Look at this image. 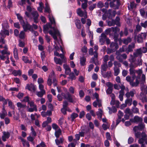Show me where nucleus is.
Here are the masks:
<instances>
[{
  "instance_id": "nucleus-1",
  "label": "nucleus",
  "mask_w": 147,
  "mask_h": 147,
  "mask_svg": "<svg viewBox=\"0 0 147 147\" xmlns=\"http://www.w3.org/2000/svg\"><path fill=\"white\" fill-rule=\"evenodd\" d=\"M137 78L138 76H136L135 74L132 75V79L131 77L128 76L126 77V80L129 82L130 85L132 87H137L139 84V81Z\"/></svg>"
},
{
  "instance_id": "nucleus-2",
  "label": "nucleus",
  "mask_w": 147,
  "mask_h": 147,
  "mask_svg": "<svg viewBox=\"0 0 147 147\" xmlns=\"http://www.w3.org/2000/svg\"><path fill=\"white\" fill-rule=\"evenodd\" d=\"M146 36V33H142L138 34L137 37V41L139 43L142 42L143 39H145Z\"/></svg>"
},
{
  "instance_id": "nucleus-3",
  "label": "nucleus",
  "mask_w": 147,
  "mask_h": 147,
  "mask_svg": "<svg viewBox=\"0 0 147 147\" xmlns=\"http://www.w3.org/2000/svg\"><path fill=\"white\" fill-rule=\"evenodd\" d=\"M25 89L28 90L29 91H33L34 92L36 90V86L32 83H31L30 84H27L25 87Z\"/></svg>"
},
{
  "instance_id": "nucleus-4",
  "label": "nucleus",
  "mask_w": 147,
  "mask_h": 147,
  "mask_svg": "<svg viewBox=\"0 0 147 147\" xmlns=\"http://www.w3.org/2000/svg\"><path fill=\"white\" fill-rule=\"evenodd\" d=\"M94 57H92L91 59L92 61V62L93 63H94L96 65L97 63H98V53L97 51H94Z\"/></svg>"
},
{
  "instance_id": "nucleus-5",
  "label": "nucleus",
  "mask_w": 147,
  "mask_h": 147,
  "mask_svg": "<svg viewBox=\"0 0 147 147\" xmlns=\"http://www.w3.org/2000/svg\"><path fill=\"white\" fill-rule=\"evenodd\" d=\"M135 48L134 43H132L129 45L128 47L125 49V52L127 54H129L130 52L133 51V49Z\"/></svg>"
},
{
  "instance_id": "nucleus-6",
  "label": "nucleus",
  "mask_w": 147,
  "mask_h": 147,
  "mask_svg": "<svg viewBox=\"0 0 147 147\" xmlns=\"http://www.w3.org/2000/svg\"><path fill=\"white\" fill-rule=\"evenodd\" d=\"M22 27L24 31L25 32H26L28 30H29L30 31L31 30L32 31H33L32 26L28 22L25 24Z\"/></svg>"
},
{
  "instance_id": "nucleus-7",
  "label": "nucleus",
  "mask_w": 147,
  "mask_h": 147,
  "mask_svg": "<svg viewBox=\"0 0 147 147\" xmlns=\"http://www.w3.org/2000/svg\"><path fill=\"white\" fill-rule=\"evenodd\" d=\"M113 31L112 33H113V37L114 38H118L119 36V34L117 33V32H119L120 31V29L117 27H114V28Z\"/></svg>"
},
{
  "instance_id": "nucleus-8",
  "label": "nucleus",
  "mask_w": 147,
  "mask_h": 147,
  "mask_svg": "<svg viewBox=\"0 0 147 147\" xmlns=\"http://www.w3.org/2000/svg\"><path fill=\"white\" fill-rule=\"evenodd\" d=\"M53 30L54 31L53 32L52 30H50L49 31V33L50 34H53L57 35V36H61V35L59 31L55 28H53Z\"/></svg>"
},
{
  "instance_id": "nucleus-9",
  "label": "nucleus",
  "mask_w": 147,
  "mask_h": 147,
  "mask_svg": "<svg viewBox=\"0 0 147 147\" xmlns=\"http://www.w3.org/2000/svg\"><path fill=\"white\" fill-rule=\"evenodd\" d=\"M0 35H1L2 37H4V35L9 36V30L5 29H3L0 32Z\"/></svg>"
},
{
  "instance_id": "nucleus-10",
  "label": "nucleus",
  "mask_w": 147,
  "mask_h": 147,
  "mask_svg": "<svg viewBox=\"0 0 147 147\" xmlns=\"http://www.w3.org/2000/svg\"><path fill=\"white\" fill-rule=\"evenodd\" d=\"M22 72L21 71L20 69L18 70H14L12 72V74L15 76H16L18 75L20 76L22 75Z\"/></svg>"
},
{
  "instance_id": "nucleus-11",
  "label": "nucleus",
  "mask_w": 147,
  "mask_h": 147,
  "mask_svg": "<svg viewBox=\"0 0 147 147\" xmlns=\"http://www.w3.org/2000/svg\"><path fill=\"white\" fill-rule=\"evenodd\" d=\"M17 105L18 107V109L19 111H20L22 109H25L26 107V105L23 104L20 102H17Z\"/></svg>"
},
{
  "instance_id": "nucleus-12",
  "label": "nucleus",
  "mask_w": 147,
  "mask_h": 147,
  "mask_svg": "<svg viewBox=\"0 0 147 147\" xmlns=\"http://www.w3.org/2000/svg\"><path fill=\"white\" fill-rule=\"evenodd\" d=\"M65 98L69 102L73 103L74 102V100L71 95L69 93L67 94V96L65 97Z\"/></svg>"
},
{
  "instance_id": "nucleus-13",
  "label": "nucleus",
  "mask_w": 147,
  "mask_h": 147,
  "mask_svg": "<svg viewBox=\"0 0 147 147\" xmlns=\"http://www.w3.org/2000/svg\"><path fill=\"white\" fill-rule=\"evenodd\" d=\"M109 110V114H111L112 113H115L117 111V109L115 106H113L111 108L110 107H108Z\"/></svg>"
},
{
  "instance_id": "nucleus-14",
  "label": "nucleus",
  "mask_w": 147,
  "mask_h": 147,
  "mask_svg": "<svg viewBox=\"0 0 147 147\" xmlns=\"http://www.w3.org/2000/svg\"><path fill=\"white\" fill-rule=\"evenodd\" d=\"M54 59L56 64H59L61 65H62L63 62L60 58H58L56 57H55Z\"/></svg>"
},
{
  "instance_id": "nucleus-15",
  "label": "nucleus",
  "mask_w": 147,
  "mask_h": 147,
  "mask_svg": "<svg viewBox=\"0 0 147 147\" xmlns=\"http://www.w3.org/2000/svg\"><path fill=\"white\" fill-rule=\"evenodd\" d=\"M7 100L8 102V106L11 109L14 110L15 109V106L13 103L9 99H7Z\"/></svg>"
},
{
  "instance_id": "nucleus-16",
  "label": "nucleus",
  "mask_w": 147,
  "mask_h": 147,
  "mask_svg": "<svg viewBox=\"0 0 147 147\" xmlns=\"http://www.w3.org/2000/svg\"><path fill=\"white\" fill-rule=\"evenodd\" d=\"M86 61V59L84 57H81L80 59V63L82 66L86 65L85 63Z\"/></svg>"
},
{
  "instance_id": "nucleus-17",
  "label": "nucleus",
  "mask_w": 147,
  "mask_h": 147,
  "mask_svg": "<svg viewBox=\"0 0 147 147\" xmlns=\"http://www.w3.org/2000/svg\"><path fill=\"white\" fill-rule=\"evenodd\" d=\"M110 47L111 48L114 47V48L113 49L114 50V51H115L119 48L118 43H111L110 45Z\"/></svg>"
},
{
  "instance_id": "nucleus-18",
  "label": "nucleus",
  "mask_w": 147,
  "mask_h": 147,
  "mask_svg": "<svg viewBox=\"0 0 147 147\" xmlns=\"http://www.w3.org/2000/svg\"><path fill=\"white\" fill-rule=\"evenodd\" d=\"M107 66L106 63H104L101 65V71L102 74L103 73V71H106L107 70Z\"/></svg>"
},
{
  "instance_id": "nucleus-19",
  "label": "nucleus",
  "mask_w": 147,
  "mask_h": 147,
  "mask_svg": "<svg viewBox=\"0 0 147 147\" xmlns=\"http://www.w3.org/2000/svg\"><path fill=\"white\" fill-rule=\"evenodd\" d=\"M22 60L24 61V62L26 63H31L32 62L31 61H30L28 59V57L26 56H23L22 57Z\"/></svg>"
},
{
  "instance_id": "nucleus-20",
  "label": "nucleus",
  "mask_w": 147,
  "mask_h": 147,
  "mask_svg": "<svg viewBox=\"0 0 147 147\" xmlns=\"http://www.w3.org/2000/svg\"><path fill=\"white\" fill-rule=\"evenodd\" d=\"M134 93L132 91H130V92H127L125 94V96L127 98H129L130 96L133 97L134 96Z\"/></svg>"
},
{
  "instance_id": "nucleus-21",
  "label": "nucleus",
  "mask_w": 147,
  "mask_h": 147,
  "mask_svg": "<svg viewBox=\"0 0 147 147\" xmlns=\"http://www.w3.org/2000/svg\"><path fill=\"white\" fill-rule=\"evenodd\" d=\"M99 111H97L96 112V114L98 116V117L99 119H101L102 116V109H98Z\"/></svg>"
},
{
  "instance_id": "nucleus-22",
  "label": "nucleus",
  "mask_w": 147,
  "mask_h": 147,
  "mask_svg": "<svg viewBox=\"0 0 147 147\" xmlns=\"http://www.w3.org/2000/svg\"><path fill=\"white\" fill-rule=\"evenodd\" d=\"M107 24L109 26H114L115 24L119 26V25L117 23H115V21L114 20L112 19L111 21H108L107 22Z\"/></svg>"
},
{
  "instance_id": "nucleus-23",
  "label": "nucleus",
  "mask_w": 147,
  "mask_h": 147,
  "mask_svg": "<svg viewBox=\"0 0 147 147\" xmlns=\"http://www.w3.org/2000/svg\"><path fill=\"white\" fill-rule=\"evenodd\" d=\"M61 133V130L59 128V129H58L57 130L55 131V135L57 138H58L59 137Z\"/></svg>"
},
{
  "instance_id": "nucleus-24",
  "label": "nucleus",
  "mask_w": 147,
  "mask_h": 147,
  "mask_svg": "<svg viewBox=\"0 0 147 147\" xmlns=\"http://www.w3.org/2000/svg\"><path fill=\"white\" fill-rule=\"evenodd\" d=\"M77 13L80 17H82L84 14L83 11L81 10L80 8H78L77 10Z\"/></svg>"
},
{
  "instance_id": "nucleus-25",
  "label": "nucleus",
  "mask_w": 147,
  "mask_h": 147,
  "mask_svg": "<svg viewBox=\"0 0 147 147\" xmlns=\"http://www.w3.org/2000/svg\"><path fill=\"white\" fill-rule=\"evenodd\" d=\"M78 116V115L76 113H73L71 115V121H73L74 119Z\"/></svg>"
},
{
  "instance_id": "nucleus-26",
  "label": "nucleus",
  "mask_w": 147,
  "mask_h": 147,
  "mask_svg": "<svg viewBox=\"0 0 147 147\" xmlns=\"http://www.w3.org/2000/svg\"><path fill=\"white\" fill-rule=\"evenodd\" d=\"M114 28V27H112L106 29L105 31V33L106 34H108L112 33L113 31Z\"/></svg>"
},
{
  "instance_id": "nucleus-27",
  "label": "nucleus",
  "mask_w": 147,
  "mask_h": 147,
  "mask_svg": "<svg viewBox=\"0 0 147 147\" xmlns=\"http://www.w3.org/2000/svg\"><path fill=\"white\" fill-rule=\"evenodd\" d=\"M45 11L46 12H47L49 13H50L51 12V10L49 5L47 3H45Z\"/></svg>"
},
{
  "instance_id": "nucleus-28",
  "label": "nucleus",
  "mask_w": 147,
  "mask_h": 147,
  "mask_svg": "<svg viewBox=\"0 0 147 147\" xmlns=\"http://www.w3.org/2000/svg\"><path fill=\"white\" fill-rule=\"evenodd\" d=\"M78 29H80L81 28V22L80 20L76 19V21L75 23Z\"/></svg>"
},
{
  "instance_id": "nucleus-29",
  "label": "nucleus",
  "mask_w": 147,
  "mask_h": 147,
  "mask_svg": "<svg viewBox=\"0 0 147 147\" xmlns=\"http://www.w3.org/2000/svg\"><path fill=\"white\" fill-rule=\"evenodd\" d=\"M45 93V90H43L38 92L36 93V95L38 97H42Z\"/></svg>"
},
{
  "instance_id": "nucleus-30",
  "label": "nucleus",
  "mask_w": 147,
  "mask_h": 147,
  "mask_svg": "<svg viewBox=\"0 0 147 147\" xmlns=\"http://www.w3.org/2000/svg\"><path fill=\"white\" fill-rule=\"evenodd\" d=\"M69 78H70V79L71 80H75L76 78V77L74 75V74L73 72L70 73L69 74Z\"/></svg>"
},
{
  "instance_id": "nucleus-31",
  "label": "nucleus",
  "mask_w": 147,
  "mask_h": 147,
  "mask_svg": "<svg viewBox=\"0 0 147 147\" xmlns=\"http://www.w3.org/2000/svg\"><path fill=\"white\" fill-rule=\"evenodd\" d=\"M131 41V39L130 37H128L127 38L124 39L123 40V43L125 45H127L128 43Z\"/></svg>"
},
{
  "instance_id": "nucleus-32",
  "label": "nucleus",
  "mask_w": 147,
  "mask_h": 147,
  "mask_svg": "<svg viewBox=\"0 0 147 147\" xmlns=\"http://www.w3.org/2000/svg\"><path fill=\"white\" fill-rule=\"evenodd\" d=\"M134 120L135 122H139L142 121V119L138 116H135L134 118Z\"/></svg>"
},
{
  "instance_id": "nucleus-33",
  "label": "nucleus",
  "mask_w": 147,
  "mask_h": 147,
  "mask_svg": "<svg viewBox=\"0 0 147 147\" xmlns=\"http://www.w3.org/2000/svg\"><path fill=\"white\" fill-rule=\"evenodd\" d=\"M46 57L45 52L44 51H43L40 53V57L42 61H43L45 60V57Z\"/></svg>"
},
{
  "instance_id": "nucleus-34",
  "label": "nucleus",
  "mask_w": 147,
  "mask_h": 147,
  "mask_svg": "<svg viewBox=\"0 0 147 147\" xmlns=\"http://www.w3.org/2000/svg\"><path fill=\"white\" fill-rule=\"evenodd\" d=\"M1 53L3 55H9L10 54V52L9 51H8L7 50L4 49L1 51Z\"/></svg>"
},
{
  "instance_id": "nucleus-35",
  "label": "nucleus",
  "mask_w": 147,
  "mask_h": 147,
  "mask_svg": "<svg viewBox=\"0 0 147 147\" xmlns=\"http://www.w3.org/2000/svg\"><path fill=\"white\" fill-rule=\"evenodd\" d=\"M25 33L24 32L22 31L19 34V37L21 39H24L25 38Z\"/></svg>"
},
{
  "instance_id": "nucleus-36",
  "label": "nucleus",
  "mask_w": 147,
  "mask_h": 147,
  "mask_svg": "<svg viewBox=\"0 0 147 147\" xmlns=\"http://www.w3.org/2000/svg\"><path fill=\"white\" fill-rule=\"evenodd\" d=\"M34 111H37V106H35L33 108H30L28 109V111L30 112H33Z\"/></svg>"
},
{
  "instance_id": "nucleus-37",
  "label": "nucleus",
  "mask_w": 147,
  "mask_h": 147,
  "mask_svg": "<svg viewBox=\"0 0 147 147\" xmlns=\"http://www.w3.org/2000/svg\"><path fill=\"white\" fill-rule=\"evenodd\" d=\"M132 98H130L127 99L125 101V103L128 104L129 106H131L132 104Z\"/></svg>"
},
{
  "instance_id": "nucleus-38",
  "label": "nucleus",
  "mask_w": 147,
  "mask_h": 147,
  "mask_svg": "<svg viewBox=\"0 0 147 147\" xmlns=\"http://www.w3.org/2000/svg\"><path fill=\"white\" fill-rule=\"evenodd\" d=\"M138 130L140 131L142 130L144 128V125L142 123L140 124L138 126Z\"/></svg>"
},
{
  "instance_id": "nucleus-39",
  "label": "nucleus",
  "mask_w": 147,
  "mask_h": 147,
  "mask_svg": "<svg viewBox=\"0 0 147 147\" xmlns=\"http://www.w3.org/2000/svg\"><path fill=\"white\" fill-rule=\"evenodd\" d=\"M113 88H108L106 90V92L107 94H110L112 93L113 91Z\"/></svg>"
},
{
  "instance_id": "nucleus-40",
  "label": "nucleus",
  "mask_w": 147,
  "mask_h": 147,
  "mask_svg": "<svg viewBox=\"0 0 147 147\" xmlns=\"http://www.w3.org/2000/svg\"><path fill=\"white\" fill-rule=\"evenodd\" d=\"M132 111L133 113H139V109L137 107H133L132 109Z\"/></svg>"
},
{
  "instance_id": "nucleus-41",
  "label": "nucleus",
  "mask_w": 147,
  "mask_h": 147,
  "mask_svg": "<svg viewBox=\"0 0 147 147\" xmlns=\"http://www.w3.org/2000/svg\"><path fill=\"white\" fill-rule=\"evenodd\" d=\"M52 126L53 128L55 130L59 129V128H60L59 126L56 124L55 123H53Z\"/></svg>"
},
{
  "instance_id": "nucleus-42",
  "label": "nucleus",
  "mask_w": 147,
  "mask_h": 147,
  "mask_svg": "<svg viewBox=\"0 0 147 147\" xmlns=\"http://www.w3.org/2000/svg\"><path fill=\"white\" fill-rule=\"evenodd\" d=\"M106 85L108 87V88H113V84L110 82H108L106 83Z\"/></svg>"
},
{
  "instance_id": "nucleus-43",
  "label": "nucleus",
  "mask_w": 147,
  "mask_h": 147,
  "mask_svg": "<svg viewBox=\"0 0 147 147\" xmlns=\"http://www.w3.org/2000/svg\"><path fill=\"white\" fill-rule=\"evenodd\" d=\"M106 136L107 140H111L110 134L109 132H107L106 133Z\"/></svg>"
},
{
  "instance_id": "nucleus-44",
  "label": "nucleus",
  "mask_w": 147,
  "mask_h": 147,
  "mask_svg": "<svg viewBox=\"0 0 147 147\" xmlns=\"http://www.w3.org/2000/svg\"><path fill=\"white\" fill-rule=\"evenodd\" d=\"M120 18L118 16H117L115 18V20H114V21H115V23H117L119 25L118 26H120Z\"/></svg>"
},
{
  "instance_id": "nucleus-45",
  "label": "nucleus",
  "mask_w": 147,
  "mask_h": 147,
  "mask_svg": "<svg viewBox=\"0 0 147 147\" xmlns=\"http://www.w3.org/2000/svg\"><path fill=\"white\" fill-rule=\"evenodd\" d=\"M134 141V138L131 137H129L128 140V143L129 144H131L133 143Z\"/></svg>"
},
{
  "instance_id": "nucleus-46",
  "label": "nucleus",
  "mask_w": 147,
  "mask_h": 147,
  "mask_svg": "<svg viewBox=\"0 0 147 147\" xmlns=\"http://www.w3.org/2000/svg\"><path fill=\"white\" fill-rule=\"evenodd\" d=\"M136 70L134 69H130L129 71L130 74L131 75H133L135 74Z\"/></svg>"
},
{
  "instance_id": "nucleus-47",
  "label": "nucleus",
  "mask_w": 147,
  "mask_h": 147,
  "mask_svg": "<svg viewBox=\"0 0 147 147\" xmlns=\"http://www.w3.org/2000/svg\"><path fill=\"white\" fill-rule=\"evenodd\" d=\"M114 75L115 76H117L120 72V70L119 68H117V69H114Z\"/></svg>"
},
{
  "instance_id": "nucleus-48",
  "label": "nucleus",
  "mask_w": 147,
  "mask_h": 147,
  "mask_svg": "<svg viewBox=\"0 0 147 147\" xmlns=\"http://www.w3.org/2000/svg\"><path fill=\"white\" fill-rule=\"evenodd\" d=\"M109 56L107 55H105L103 58V61L105 63H106L107 64V61L109 60Z\"/></svg>"
},
{
  "instance_id": "nucleus-49",
  "label": "nucleus",
  "mask_w": 147,
  "mask_h": 147,
  "mask_svg": "<svg viewBox=\"0 0 147 147\" xmlns=\"http://www.w3.org/2000/svg\"><path fill=\"white\" fill-rule=\"evenodd\" d=\"M96 3L94 4L93 5H90L89 7V9L91 11H92L93 9L96 7Z\"/></svg>"
},
{
  "instance_id": "nucleus-50",
  "label": "nucleus",
  "mask_w": 147,
  "mask_h": 147,
  "mask_svg": "<svg viewBox=\"0 0 147 147\" xmlns=\"http://www.w3.org/2000/svg\"><path fill=\"white\" fill-rule=\"evenodd\" d=\"M85 115V112L83 111L80 113L79 117L80 118L82 119L84 117Z\"/></svg>"
},
{
  "instance_id": "nucleus-51",
  "label": "nucleus",
  "mask_w": 147,
  "mask_h": 147,
  "mask_svg": "<svg viewBox=\"0 0 147 147\" xmlns=\"http://www.w3.org/2000/svg\"><path fill=\"white\" fill-rule=\"evenodd\" d=\"M113 64L115 67L118 66L119 67H120L121 66V64L117 61H115L114 62Z\"/></svg>"
},
{
  "instance_id": "nucleus-52",
  "label": "nucleus",
  "mask_w": 147,
  "mask_h": 147,
  "mask_svg": "<svg viewBox=\"0 0 147 147\" xmlns=\"http://www.w3.org/2000/svg\"><path fill=\"white\" fill-rule=\"evenodd\" d=\"M49 20L52 24H54L55 25V22L54 18L53 17L52 19H51L50 17H49Z\"/></svg>"
},
{
  "instance_id": "nucleus-53",
  "label": "nucleus",
  "mask_w": 147,
  "mask_h": 147,
  "mask_svg": "<svg viewBox=\"0 0 147 147\" xmlns=\"http://www.w3.org/2000/svg\"><path fill=\"white\" fill-rule=\"evenodd\" d=\"M117 4L115 7V9H118L119 8V7L121 4L120 3V0H118L116 1Z\"/></svg>"
},
{
  "instance_id": "nucleus-54",
  "label": "nucleus",
  "mask_w": 147,
  "mask_h": 147,
  "mask_svg": "<svg viewBox=\"0 0 147 147\" xmlns=\"http://www.w3.org/2000/svg\"><path fill=\"white\" fill-rule=\"evenodd\" d=\"M84 95V93L83 90H80L79 92V95L81 98L83 97Z\"/></svg>"
},
{
  "instance_id": "nucleus-55",
  "label": "nucleus",
  "mask_w": 147,
  "mask_h": 147,
  "mask_svg": "<svg viewBox=\"0 0 147 147\" xmlns=\"http://www.w3.org/2000/svg\"><path fill=\"white\" fill-rule=\"evenodd\" d=\"M4 136L7 139L9 138L10 136V134L9 132H7L6 133V132H4L3 133Z\"/></svg>"
},
{
  "instance_id": "nucleus-56",
  "label": "nucleus",
  "mask_w": 147,
  "mask_h": 147,
  "mask_svg": "<svg viewBox=\"0 0 147 147\" xmlns=\"http://www.w3.org/2000/svg\"><path fill=\"white\" fill-rule=\"evenodd\" d=\"M39 17V15L37 14V16L34 18H33L34 21V22L36 23H37L38 22V18Z\"/></svg>"
},
{
  "instance_id": "nucleus-57",
  "label": "nucleus",
  "mask_w": 147,
  "mask_h": 147,
  "mask_svg": "<svg viewBox=\"0 0 147 147\" xmlns=\"http://www.w3.org/2000/svg\"><path fill=\"white\" fill-rule=\"evenodd\" d=\"M13 26L14 27L20 29V25L19 22H16L15 23L13 24Z\"/></svg>"
},
{
  "instance_id": "nucleus-58",
  "label": "nucleus",
  "mask_w": 147,
  "mask_h": 147,
  "mask_svg": "<svg viewBox=\"0 0 147 147\" xmlns=\"http://www.w3.org/2000/svg\"><path fill=\"white\" fill-rule=\"evenodd\" d=\"M16 15L17 17V19L19 21L23 18L22 16L19 13H16Z\"/></svg>"
},
{
  "instance_id": "nucleus-59",
  "label": "nucleus",
  "mask_w": 147,
  "mask_h": 147,
  "mask_svg": "<svg viewBox=\"0 0 147 147\" xmlns=\"http://www.w3.org/2000/svg\"><path fill=\"white\" fill-rule=\"evenodd\" d=\"M9 91L17 92L18 90V89L16 87L10 88L9 90Z\"/></svg>"
},
{
  "instance_id": "nucleus-60",
  "label": "nucleus",
  "mask_w": 147,
  "mask_h": 147,
  "mask_svg": "<svg viewBox=\"0 0 147 147\" xmlns=\"http://www.w3.org/2000/svg\"><path fill=\"white\" fill-rule=\"evenodd\" d=\"M28 104H29L30 105V107H34L35 106H36V105L34 104V102L33 101H31L30 102L29 101L28 102Z\"/></svg>"
},
{
  "instance_id": "nucleus-61",
  "label": "nucleus",
  "mask_w": 147,
  "mask_h": 147,
  "mask_svg": "<svg viewBox=\"0 0 147 147\" xmlns=\"http://www.w3.org/2000/svg\"><path fill=\"white\" fill-rule=\"evenodd\" d=\"M105 146L106 147H109L110 146V143L108 140H106L104 142Z\"/></svg>"
},
{
  "instance_id": "nucleus-62",
  "label": "nucleus",
  "mask_w": 147,
  "mask_h": 147,
  "mask_svg": "<svg viewBox=\"0 0 147 147\" xmlns=\"http://www.w3.org/2000/svg\"><path fill=\"white\" fill-rule=\"evenodd\" d=\"M92 78L93 80H97L98 78L97 75L96 74L94 73L92 76Z\"/></svg>"
},
{
  "instance_id": "nucleus-63",
  "label": "nucleus",
  "mask_w": 147,
  "mask_h": 147,
  "mask_svg": "<svg viewBox=\"0 0 147 147\" xmlns=\"http://www.w3.org/2000/svg\"><path fill=\"white\" fill-rule=\"evenodd\" d=\"M13 81L16 84H19L20 83V80L18 78H14L13 79Z\"/></svg>"
},
{
  "instance_id": "nucleus-64",
  "label": "nucleus",
  "mask_w": 147,
  "mask_h": 147,
  "mask_svg": "<svg viewBox=\"0 0 147 147\" xmlns=\"http://www.w3.org/2000/svg\"><path fill=\"white\" fill-rule=\"evenodd\" d=\"M140 24L142 26L145 28H146L147 27V21H145L144 23H141Z\"/></svg>"
}]
</instances>
